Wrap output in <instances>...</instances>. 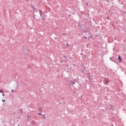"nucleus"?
Returning <instances> with one entry per match:
<instances>
[{
	"instance_id": "423d86ee",
	"label": "nucleus",
	"mask_w": 126,
	"mask_h": 126,
	"mask_svg": "<svg viewBox=\"0 0 126 126\" xmlns=\"http://www.w3.org/2000/svg\"><path fill=\"white\" fill-rule=\"evenodd\" d=\"M85 39H87V37H86V36L84 37Z\"/></svg>"
},
{
	"instance_id": "1a4fd4ad",
	"label": "nucleus",
	"mask_w": 126,
	"mask_h": 126,
	"mask_svg": "<svg viewBox=\"0 0 126 126\" xmlns=\"http://www.w3.org/2000/svg\"><path fill=\"white\" fill-rule=\"evenodd\" d=\"M2 96H5L4 94H2Z\"/></svg>"
},
{
	"instance_id": "39448f33",
	"label": "nucleus",
	"mask_w": 126,
	"mask_h": 126,
	"mask_svg": "<svg viewBox=\"0 0 126 126\" xmlns=\"http://www.w3.org/2000/svg\"><path fill=\"white\" fill-rule=\"evenodd\" d=\"M28 118L29 119H31V117H29V116H28Z\"/></svg>"
},
{
	"instance_id": "20e7f679",
	"label": "nucleus",
	"mask_w": 126,
	"mask_h": 126,
	"mask_svg": "<svg viewBox=\"0 0 126 126\" xmlns=\"http://www.w3.org/2000/svg\"><path fill=\"white\" fill-rule=\"evenodd\" d=\"M108 82H109V81H106V84H108Z\"/></svg>"
},
{
	"instance_id": "0eeeda50",
	"label": "nucleus",
	"mask_w": 126,
	"mask_h": 126,
	"mask_svg": "<svg viewBox=\"0 0 126 126\" xmlns=\"http://www.w3.org/2000/svg\"><path fill=\"white\" fill-rule=\"evenodd\" d=\"M12 92H14V91L13 90H12Z\"/></svg>"
},
{
	"instance_id": "f03ea898",
	"label": "nucleus",
	"mask_w": 126,
	"mask_h": 126,
	"mask_svg": "<svg viewBox=\"0 0 126 126\" xmlns=\"http://www.w3.org/2000/svg\"><path fill=\"white\" fill-rule=\"evenodd\" d=\"M0 93H3V90H0Z\"/></svg>"
},
{
	"instance_id": "9d476101",
	"label": "nucleus",
	"mask_w": 126,
	"mask_h": 126,
	"mask_svg": "<svg viewBox=\"0 0 126 126\" xmlns=\"http://www.w3.org/2000/svg\"><path fill=\"white\" fill-rule=\"evenodd\" d=\"M92 36H89V38H92Z\"/></svg>"
},
{
	"instance_id": "6e6552de",
	"label": "nucleus",
	"mask_w": 126,
	"mask_h": 126,
	"mask_svg": "<svg viewBox=\"0 0 126 126\" xmlns=\"http://www.w3.org/2000/svg\"><path fill=\"white\" fill-rule=\"evenodd\" d=\"M41 11H40L39 13H40V15H41Z\"/></svg>"
},
{
	"instance_id": "f257e3e1",
	"label": "nucleus",
	"mask_w": 126,
	"mask_h": 126,
	"mask_svg": "<svg viewBox=\"0 0 126 126\" xmlns=\"http://www.w3.org/2000/svg\"><path fill=\"white\" fill-rule=\"evenodd\" d=\"M118 60L120 63H122V58H121V56H120V55H119L118 56Z\"/></svg>"
},
{
	"instance_id": "9b49d317",
	"label": "nucleus",
	"mask_w": 126,
	"mask_h": 126,
	"mask_svg": "<svg viewBox=\"0 0 126 126\" xmlns=\"http://www.w3.org/2000/svg\"><path fill=\"white\" fill-rule=\"evenodd\" d=\"M86 5H88V3H87Z\"/></svg>"
},
{
	"instance_id": "7ed1b4c3",
	"label": "nucleus",
	"mask_w": 126,
	"mask_h": 126,
	"mask_svg": "<svg viewBox=\"0 0 126 126\" xmlns=\"http://www.w3.org/2000/svg\"><path fill=\"white\" fill-rule=\"evenodd\" d=\"M2 101L3 103H4V102H5V100H4V99H2Z\"/></svg>"
}]
</instances>
